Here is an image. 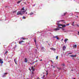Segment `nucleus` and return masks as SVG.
<instances>
[{"instance_id":"1","label":"nucleus","mask_w":79,"mask_h":79,"mask_svg":"<svg viewBox=\"0 0 79 79\" xmlns=\"http://www.w3.org/2000/svg\"><path fill=\"white\" fill-rule=\"evenodd\" d=\"M24 7H23L21 10V12L22 14L23 15L24 14V13L26 11V10H25L24 8Z\"/></svg>"},{"instance_id":"2","label":"nucleus","mask_w":79,"mask_h":79,"mask_svg":"<svg viewBox=\"0 0 79 79\" xmlns=\"http://www.w3.org/2000/svg\"><path fill=\"white\" fill-rule=\"evenodd\" d=\"M57 26H58L60 27V26H62L63 27H66V25L65 24L63 25L62 24H60V23H58L57 22Z\"/></svg>"},{"instance_id":"3","label":"nucleus","mask_w":79,"mask_h":79,"mask_svg":"<svg viewBox=\"0 0 79 79\" xmlns=\"http://www.w3.org/2000/svg\"><path fill=\"white\" fill-rule=\"evenodd\" d=\"M17 15H22L23 14L21 11H19L17 12Z\"/></svg>"},{"instance_id":"4","label":"nucleus","mask_w":79,"mask_h":79,"mask_svg":"<svg viewBox=\"0 0 79 79\" xmlns=\"http://www.w3.org/2000/svg\"><path fill=\"white\" fill-rule=\"evenodd\" d=\"M54 30H55V31H59L60 30V28H56L54 29Z\"/></svg>"},{"instance_id":"5","label":"nucleus","mask_w":79,"mask_h":79,"mask_svg":"<svg viewBox=\"0 0 79 79\" xmlns=\"http://www.w3.org/2000/svg\"><path fill=\"white\" fill-rule=\"evenodd\" d=\"M66 47H65V46H63V50H65V49H66Z\"/></svg>"},{"instance_id":"6","label":"nucleus","mask_w":79,"mask_h":79,"mask_svg":"<svg viewBox=\"0 0 79 79\" xmlns=\"http://www.w3.org/2000/svg\"><path fill=\"white\" fill-rule=\"evenodd\" d=\"M29 69H34V67L32 66L31 67H30L29 68Z\"/></svg>"},{"instance_id":"7","label":"nucleus","mask_w":79,"mask_h":79,"mask_svg":"<svg viewBox=\"0 0 79 79\" xmlns=\"http://www.w3.org/2000/svg\"><path fill=\"white\" fill-rule=\"evenodd\" d=\"M50 48L51 50H53L54 51L56 50L55 49L53 48Z\"/></svg>"},{"instance_id":"8","label":"nucleus","mask_w":79,"mask_h":79,"mask_svg":"<svg viewBox=\"0 0 79 79\" xmlns=\"http://www.w3.org/2000/svg\"><path fill=\"white\" fill-rule=\"evenodd\" d=\"M29 70L31 72V70H32V74H34V73H33V72H34L35 71L34 69H31H31H29Z\"/></svg>"},{"instance_id":"9","label":"nucleus","mask_w":79,"mask_h":79,"mask_svg":"<svg viewBox=\"0 0 79 79\" xmlns=\"http://www.w3.org/2000/svg\"><path fill=\"white\" fill-rule=\"evenodd\" d=\"M0 63L2 64L3 63V62L1 59H0Z\"/></svg>"},{"instance_id":"10","label":"nucleus","mask_w":79,"mask_h":79,"mask_svg":"<svg viewBox=\"0 0 79 79\" xmlns=\"http://www.w3.org/2000/svg\"><path fill=\"white\" fill-rule=\"evenodd\" d=\"M24 61H25V63H27V59L25 58V59Z\"/></svg>"},{"instance_id":"11","label":"nucleus","mask_w":79,"mask_h":79,"mask_svg":"<svg viewBox=\"0 0 79 79\" xmlns=\"http://www.w3.org/2000/svg\"><path fill=\"white\" fill-rule=\"evenodd\" d=\"M22 0H21L20 1H18L17 3L18 4V3H20L21 2H22Z\"/></svg>"},{"instance_id":"12","label":"nucleus","mask_w":79,"mask_h":79,"mask_svg":"<svg viewBox=\"0 0 79 79\" xmlns=\"http://www.w3.org/2000/svg\"><path fill=\"white\" fill-rule=\"evenodd\" d=\"M74 48H76L77 47V45L76 44L75 45L73 46Z\"/></svg>"},{"instance_id":"13","label":"nucleus","mask_w":79,"mask_h":79,"mask_svg":"<svg viewBox=\"0 0 79 79\" xmlns=\"http://www.w3.org/2000/svg\"><path fill=\"white\" fill-rule=\"evenodd\" d=\"M67 40H68V39H65L64 40V42H65V43H66V42H67Z\"/></svg>"},{"instance_id":"14","label":"nucleus","mask_w":79,"mask_h":79,"mask_svg":"<svg viewBox=\"0 0 79 79\" xmlns=\"http://www.w3.org/2000/svg\"><path fill=\"white\" fill-rule=\"evenodd\" d=\"M23 42H24V41H20L19 42V44H22V43H23Z\"/></svg>"},{"instance_id":"15","label":"nucleus","mask_w":79,"mask_h":79,"mask_svg":"<svg viewBox=\"0 0 79 79\" xmlns=\"http://www.w3.org/2000/svg\"><path fill=\"white\" fill-rule=\"evenodd\" d=\"M76 55H75V56L72 55H71V57H76Z\"/></svg>"},{"instance_id":"16","label":"nucleus","mask_w":79,"mask_h":79,"mask_svg":"<svg viewBox=\"0 0 79 79\" xmlns=\"http://www.w3.org/2000/svg\"><path fill=\"white\" fill-rule=\"evenodd\" d=\"M34 41L35 42V44L36 45V47H37V48H38L37 47V45H36V40H34Z\"/></svg>"},{"instance_id":"17","label":"nucleus","mask_w":79,"mask_h":79,"mask_svg":"<svg viewBox=\"0 0 79 79\" xmlns=\"http://www.w3.org/2000/svg\"><path fill=\"white\" fill-rule=\"evenodd\" d=\"M42 50H43V51H44V50H45V48H44V47H42L41 48Z\"/></svg>"},{"instance_id":"18","label":"nucleus","mask_w":79,"mask_h":79,"mask_svg":"<svg viewBox=\"0 0 79 79\" xmlns=\"http://www.w3.org/2000/svg\"><path fill=\"white\" fill-rule=\"evenodd\" d=\"M48 70L46 71V75H48Z\"/></svg>"},{"instance_id":"19","label":"nucleus","mask_w":79,"mask_h":79,"mask_svg":"<svg viewBox=\"0 0 79 79\" xmlns=\"http://www.w3.org/2000/svg\"><path fill=\"white\" fill-rule=\"evenodd\" d=\"M34 14V13L33 12H31L30 14V15H33Z\"/></svg>"},{"instance_id":"20","label":"nucleus","mask_w":79,"mask_h":79,"mask_svg":"<svg viewBox=\"0 0 79 79\" xmlns=\"http://www.w3.org/2000/svg\"><path fill=\"white\" fill-rule=\"evenodd\" d=\"M14 61H15V63L16 64H17V63H16V59H14Z\"/></svg>"},{"instance_id":"21","label":"nucleus","mask_w":79,"mask_h":79,"mask_svg":"<svg viewBox=\"0 0 79 79\" xmlns=\"http://www.w3.org/2000/svg\"><path fill=\"white\" fill-rule=\"evenodd\" d=\"M56 39L57 40H59V39L57 37V36H56Z\"/></svg>"},{"instance_id":"22","label":"nucleus","mask_w":79,"mask_h":79,"mask_svg":"<svg viewBox=\"0 0 79 79\" xmlns=\"http://www.w3.org/2000/svg\"><path fill=\"white\" fill-rule=\"evenodd\" d=\"M56 60H58V56H56Z\"/></svg>"},{"instance_id":"23","label":"nucleus","mask_w":79,"mask_h":79,"mask_svg":"<svg viewBox=\"0 0 79 79\" xmlns=\"http://www.w3.org/2000/svg\"><path fill=\"white\" fill-rule=\"evenodd\" d=\"M8 74V73H4V75H6V74Z\"/></svg>"},{"instance_id":"24","label":"nucleus","mask_w":79,"mask_h":79,"mask_svg":"<svg viewBox=\"0 0 79 79\" xmlns=\"http://www.w3.org/2000/svg\"><path fill=\"white\" fill-rule=\"evenodd\" d=\"M67 13V12H66L65 13H64V15H63V16H65V15H66V14Z\"/></svg>"},{"instance_id":"25","label":"nucleus","mask_w":79,"mask_h":79,"mask_svg":"<svg viewBox=\"0 0 79 79\" xmlns=\"http://www.w3.org/2000/svg\"><path fill=\"white\" fill-rule=\"evenodd\" d=\"M62 66H65L64 64H62Z\"/></svg>"},{"instance_id":"26","label":"nucleus","mask_w":79,"mask_h":79,"mask_svg":"<svg viewBox=\"0 0 79 79\" xmlns=\"http://www.w3.org/2000/svg\"><path fill=\"white\" fill-rule=\"evenodd\" d=\"M52 68H55V67L53 66V65H52Z\"/></svg>"},{"instance_id":"27","label":"nucleus","mask_w":79,"mask_h":79,"mask_svg":"<svg viewBox=\"0 0 79 79\" xmlns=\"http://www.w3.org/2000/svg\"><path fill=\"white\" fill-rule=\"evenodd\" d=\"M23 19H26V17H23Z\"/></svg>"},{"instance_id":"28","label":"nucleus","mask_w":79,"mask_h":79,"mask_svg":"<svg viewBox=\"0 0 79 79\" xmlns=\"http://www.w3.org/2000/svg\"><path fill=\"white\" fill-rule=\"evenodd\" d=\"M56 36H53V38H56Z\"/></svg>"},{"instance_id":"29","label":"nucleus","mask_w":79,"mask_h":79,"mask_svg":"<svg viewBox=\"0 0 79 79\" xmlns=\"http://www.w3.org/2000/svg\"><path fill=\"white\" fill-rule=\"evenodd\" d=\"M8 53V51H6V52L5 53Z\"/></svg>"},{"instance_id":"30","label":"nucleus","mask_w":79,"mask_h":79,"mask_svg":"<svg viewBox=\"0 0 79 79\" xmlns=\"http://www.w3.org/2000/svg\"><path fill=\"white\" fill-rule=\"evenodd\" d=\"M22 39H23V40H25V39H24L23 38H22Z\"/></svg>"},{"instance_id":"31","label":"nucleus","mask_w":79,"mask_h":79,"mask_svg":"<svg viewBox=\"0 0 79 79\" xmlns=\"http://www.w3.org/2000/svg\"><path fill=\"white\" fill-rule=\"evenodd\" d=\"M69 24H67L66 25V26H69Z\"/></svg>"},{"instance_id":"32","label":"nucleus","mask_w":79,"mask_h":79,"mask_svg":"<svg viewBox=\"0 0 79 79\" xmlns=\"http://www.w3.org/2000/svg\"><path fill=\"white\" fill-rule=\"evenodd\" d=\"M59 28H60V29H62V28H63V27H60Z\"/></svg>"},{"instance_id":"33","label":"nucleus","mask_w":79,"mask_h":79,"mask_svg":"<svg viewBox=\"0 0 79 79\" xmlns=\"http://www.w3.org/2000/svg\"><path fill=\"white\" fill-rule=\"evenodd\" d=\"M69 54H72V53H69Z\"/></svg>"},{"instance_id":"34","label":"nucleus","mask_w":79,"mask_h":79,"mask_svg":"<svg viewBox=\"0 0 79 79\" xmlns=\"http://www.w3.org/2000/svg\"><path fill=\"white\" fill-rule=\"evenodd\" d=\"M63 31H64V29H62Z\"/></svg>"},{"instance_id":"35","label":"nucleus","mask_w":79,"mask_h":79,"mask_svg":"<svg viewBox=\"0 0 79 79\" xmlns=\"http://www.w3.org/2000/svg\"><path fill=\"white\" fill-rule=\"evenodd\" d=\"M78 35H79V31L78 32Z\"/></svg>"},{"instance_id":"36","label":"nucleus","mask_w":79,"mask_h":79,"mask_svg":"<svg viewBox=\"0 0 79 79\" xmlns=\"http://www.w3.org/2000/svg\"><path fill=\"white\" fill-rule=\"evenodd\" d=\"M40 61H42V60H40Z\"/></svg>"},{"instance_id":"37","label":"nucleus","mask_w":79,"mask_h":79,"mask_svg":"<svg viewBox=\"0 0 79 79\" xmlns=\"http://www.w3.org/2000/svg\"><path fill=\"white\" fill-rule=\"evenodd\" d=\"M43 77H45V75H43Z\"/></svg>"},{"instance_id":"38","label":"nucleus","mask_w":79,"mask_h":79,"mask_svg":"<svg viewBox=\"0 0 79 79\" xmlns=\"http://www.w3.org/2000/svg\"><path fill=\"white\" fill-rule=\"evenodd\" d=\"M25 14H27V12H26Z\"/></svg>"},{"instance_id":"39","label":"nucleus","mask_w":79,"mask_h":79,"mask_svg":"<svg viewBox=\"0 0 79 79\" xmlns=\"http://www.w3.org/2000/svg\"><path fill=\"white\" fill-rule=\"evenodd\" d=\"M74 22H73V24H74Z\"/></svg>"},{"instance_id":"40","label":"nucleus","mask_w":79,"mask_h":79,"mask_svg":"<svg viewBox=\"0 0 79 79\" xmlns=\"http://www.w3.org/2000/svg\"><path fill=\"white\" fill-rule=\"evenodd\" d=\"M62 40H63V39H62Z\"/></svg>"},{"instance_id":"41","label":"nucleus","mask_w":79,"mask_h":79,"mask_svg":"<svg viewBox=\"0 0 79 79\" xmlns=\"http://www.w3.org/2000/svg\"><path fill=\"white\" fill-rule=\"evenodd\" d=\"M71 71H73V70H71Z\"/></svg>"},{"instance_id":"42","label":"nucleus","mask_w":79,"mask_h":79,"mask_svg":"<svg viewBox=\"0 0 79 79\" xmlns=\"http://www.w3.org/2000/svg\"><path fill=\"white\" fill-rule=\"evenodd\" d=\"M27 79H29V78H27Z\"/></svg>"},{"instance_id":"43","label":"nucleus","mask_w":79,"mask_h":79,"mask_svg":"<svg viewBox=\"0 0 79 79\" xmlns=\"http://www.w3.org/2000/svg\"><path fill=\"white\" fill-rule=\"evenodd\" d=\"M77 18H78V16H77Z\"/></svg>"},{"instance_id":"44","label":"nucleus","mask_w":79,"mask_h":79,"mask_svg":"<svg viewBox=\"0 0 79 79\" xmlns=\"http://www.w3.org/2000/svg\"><path fill=\"white\" fill-rule=\"evenodd\" d=\"M78 74H79V73H78Z\"/></svg>"},{"instance_id":"45","label":"nucleus","mask_w":79,"mask_h":79,"mask_svg":"<svg viewBox=\"0 0 79 79\" xmlns=\"http://www.w3.org/2000/svg\"><path fill=\"white\" fill-rule=\"evenodd\" d=\"M24 0H23L24 1Z\"/></svg>"}]
</instances>
